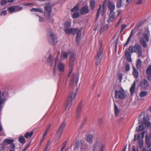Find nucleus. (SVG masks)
I'll return each mask as SVG.
<instances>
[{
    "label": "nucleus",
    "instance_id": "nucleus-59",
    "mask_svg": "<svg viewBox=\"0 0 151 151\" xmlns=\"http://www.w3.org/2000/svg\"><path fill=\"white\" fill-rule=\"evenodd\" d=\"M7 14L6 11V10H4L2 11L1 13V16L4 15L5 16Z\"/></svg>",
    "mask_w": 151,
    "mask_h": 151
},
{
    "label": "nucleus",
    "instance_id": "nucleus-61",
    "mask_svg": "<svg viewBox=\"0 0 151 151\" xmlns=\"http://www.w3.org/2000/svg\"><path fill=\"white\" fill-rule=\"evenodd\" d=\"M142 0H138L137 2L135 3V4H140L142 3Z\"/></svg>",
    "mask_w": 151,
    "mask_h": 151
},
{
    "label": "nucleus",
    "instance_id": "nucleus-48",
    "mask_svg": "<svg viewBox=\"0 0 151 151\" xmlns=\"http://www.w3.org/2000/svg\"><path fill=\"white\" fill-rule=\"evenodd\" d=\"M101 7H102V5L101 4H100L99 5V8L98 9L97 13V14H96V17L97 18H98V17H99V16L100 12L101 11Z\"/></svg>",
    "mask_w": 151,
    "mask_h": 151
},
{
    "label": "nucleus",
    "instance_id": "nucleus-56",
    "mask_svg": "<svg viewBox=\"0 0 151 151\" xmlns=\"http://www.w3.org/2000/svg\"><path fill=\"white\" fill-rule=\"evenodd\" d=\"M130 52H129H129L126 51L125 55H126V58L129 57H130L131 56V55L130 54Z\"/></svg>",
    "mask_w": 151,
    "mask_h": 151
},
{
    "label": "nucleus",
    "instance_id": "nucleus-63",
    "mask_svg": "<svg viewBox=\"0 0 151 151\" xmlns=\"http://www.w3.org/2000/svg\"><path fill=\"white\" fill-rule=\"evenodd\" d=\"M47 133L48 132H47V131H45V132H44V134L43 135V139H44L45 138V136L47 135Z\"/></svg>",
    "mask_w": 151,
    "mask_h": 151
},
{
    "label": "nucleus",
    "instance_id": "nucleus-29",
    "mask_svg": "<svg viewBox=\"0 0 151 151\" xmlns=\"http://www.w3.org/2000/svg\"><path fill=\"white\" fill-rule=\"evenodd\" d=\"M33 133V131H32L30 132H27L24 134V137L26 138H31Z\"/></svg>",
    "mask_w": 151,
    "mask_h": 151
},
{
    "label": "nucleus",
    "instance_id": "nucleus-21",
    "mask_svg": "<svg viewBox=\"0 0 151 151\" xmlns=\"http://www.w3.org/2000/svg\"><path fill=\"white\" fill-rule=\"evenodd\" d=\"M136 81H135L130 89V91L131 95L132 96L134 95L136 88Z\"/></svg>",
    "mask_w": 151,
    "mask_h": 151
},
{
    "label": "nucleus",
    "instance_id": "nucleus-57",
    "mask_svg": "<svg viewBox=\"0 0 151 151\" xmlns=\"http://www.w3.org/2000/svg\"><path fill=\"white\" fill-rule=\"evenodd\" d=\"M37 16L39 17V22H42L44 21V19L42 17L40 16H38L37 14H36Z\"/></svg>",
    "mask_w": 151,
    "mask_h": 151
},
{
    "label": "nucleus",
    "instance_id": "nucleus-64",
    "mask_svg": "<svg viewBox=\"0 0 151 151\" xmlns=\"http://www.w3.org/2000/svg\"><path fill=\"white\" fill-rule=\"evenodd\" d=\"M51 124H50L49 125V126L47 127V129H46V131H47V132H48L50 128V127H51Z\"/></svg>",
    "mask_w": 151,
    "mask_h": 151
},
{
    "label": "nucleus",
    "instance_id": "nucleus-10",
    "mask_svg": "<svg viewBox=\"0 0 151 151\" xmlns=\"http://www.w3.org/2000/svg\"><path fill=\"white\" fill-rule=\"evenodd\" d=\"M102 49L101 46V45H100V47L99 48L97 55L95 57V60L96 61L95 63L96 65L99 63L101 60L102 58Z\"/></svg>",
    "mask_w": 151,
    "mask_h": 151
},
{
    "label": "nucleus",
    "instance_id": "nucleus-17",
    "mask_svg": "<svg viewBox=\"0 0 151 151\" xmlns=\"http://www.w3.org/2000/svg\"><path fill=\"white\" fill-rule=\"evenodd\" d=\"M51 8L50 6H46L45 7V16H50L51 12Z\"/></svg>",
    "mask_w": 151,
    "mask_h": 151
},
{
    "label": "nucleus",
    "instance_id": "nucleus-19",
    "mask_svg": "<svg viewBox=\"0 0 151 151\" xmlns=\"http://www.w3.org/2000/svg\"><path fill=\"white\" fill-rule=\"evenodd\" d=\"M108 7L110 10V12H112L114 11V10L115 8V6L114 4L109 1H108Z\"/></svg>",
    "mask_w": 151,
    "mask_h": 151
},
{
    "label": "nucleus",
    "instance_id": "nucleus-60",
    "mask_svg": "<svg viewBox=\"0 0 151 151\" xmlns=\"http://www.w3.org/2000/svg\"><path fill=\"white\" fill-rule=\"evenodd\" d=\"M53 73L54 76H55L56 75V69L55 66H54L53 70Z\"/></svg>",
    "mask_w": 151,
    "mask_h": 151
},
{
    "label": "nucleus",
    "instance_id": "nucleus-18",
    "mask_svg": "<svg viewBox=\"0 0 151 151\" xmlns=\"http://www.w3.org/2000/svg\"><path fill=\"white\" fill-rule=\"evenodd\" d=\"M75 28H66L64 29L65 32L67 35L72 34L73 35L75 32Z\"/></svg>",
    "mask_w": 151,
    "mask_h": 151
},
{
    "label": "nucleus",
    "instance_id": "nucleus-14",
    "mask_svg": "<svg viewBox=\"0 0 151 151\" xmlns=\"http://www.w3.org/2000/svg\"><path fill=\"white\" fill-rule=\"evenodd\" d=\"M116 18V13L114 11L110 12L109 15V19L108 20V22H110L114 20Z\"/></svg>",
    "mask_w": 151,
    "mask_h": 151
},
{
    "label": "nucleus",
    "instance_id": "nucleus-41",
    "mask_svg": "<svg viewBox=\"0 0 151 151\" xmlns=\"http://www.w3.org/2000/svg\"><path fill=\"white\" fill-rule=\"evenodd\" d=\"M19 141L20 143H24L25 142V139L23 136H21L19 138Z\"/></svg>",
    "mask_w": 151,
    "mask_h": 151
},
{
    "label": "nucleus",
    "instance_id": "nucleus-7",
    "mask_svg": "<svg viewBox=\"0 0 151 151\" xmlns=\"http://www.w3.org/2000/svg\"><path fill=\"white\" fill-rule=\"evenodd\" d=\"M105 147V145L104 144L96 141L94 144L93 151H103Z\"/></svg>",
    "mask_w": 151,
    "mask_h": 151
},
{
    "label": "nucleus",
    "instance_id": "nucleus-32",
    "mask_svg": "<svg viewBox=\"0 0 151 151\" xmlns=\"http://www.w3.org/2000/svg\"><path fill=\"white\" fill-rule=\"evenodd\" d=\"M133 75L136 78H137L139 76V73L136 69L134 67L133 68Z\"/></svg>",
    "mask_w": 151,
    "mask_h": 151
},
{
    "label": "nucleus",
    "instance_id": "nucleus-53",
    "mask_svg": "<svg viewBox=\"0 0 151 151\" xmlns=\"http://www.w3.org/2000/svg\"><path fill=\"white\" fill-rule=\"evenodd\" d=\"M123 77V75L122 74H119L118 75L117 78L119 80L120 82L121 83L122 82Z\"/></svg>",
    "mask_w": 151,
    "mask_h": 151
},
{
    "label": "nucleus",
    "instance_id": "nucleus-54",
    "mask_svg": "<svg viewBox=\"0 0 151 151\" xmlns=\"http://www.w3.org/2000/svg\"><path fill=\"white\" fill-rule=\"evenodd\" d=\"M130 69L129 65V63H127L126 65L125 70L126 71H128Z\"/></svg>",
    "mask_w": 151,
    "mask_h": 151
},
{
    "label": "nucleus",
    "instance_id": "nucleus-49",
    "mask_svg": "<svg viewBox=\"0 0 151 151\" xmlns=\"http://www.w3.org/2000/svg\"><path fill=\"white\" fill-rule=\"evenodd\" d=\"M80 16L79 13L78 12H75L73 14L72 17L74 18H76Z\"/></svg>",
    "mask_w": 151,
    "mask_h": 151
},
{
    "label": "nucleus",
    "instance_id": "nucleus-22",
    "mask_svg": "<svg viewBox=\"0 0 151 151\" xmlns=\"http://www.w3.org/2000/svg\"><path fill=\"white\" fill-rule=\"evenodd\" d=\"M65 68V65L62 63H59L58 65V69L61 72H63L64 71Z\"/></svg>",
    "mask_w": 151,
    "mask_h": 151
},
{
    "label": "nucleus",
    "instance_id": "nucleus-26",
    "mask_svg": "<svg viewBox=\"0 0 151 151\" xmlns=\"http://www.w3.org/2000/svg\"><path fill=\"white\" fill-rule=\"evenodd\" d=\"M142 124L139 125L138 129L137 128L136 129L137 131H142L145 129L146 127L145 125L143 124Z\"/></svg>",
    "mask_w": 151,
    "mask_h": 151
},
{
    "label": "nucleus",
    "instance_id": "nucleus-31",
    "mask_svg": "<svg viewBox=\"0 0 151 151\" xmlns=\"http://www.w3.org/2000/svg\"><path fill=\"white\" fill-rule=\"evenodd\" d=\"M14 140L11 139H5L4 141V143L7 144H12L13 143V142H14Z\"/></svg>",
    "mask_w": 151,
    "mask_h": 151
},
{
    "label": "nucleus",
    "instance_id": "nucleus-9",
    "mask_svg": "<svg viewBox=\"0 0 151 151\" xmlns=\"http://www.w3.org/2000/svg\"><path fill=\"white\" fill-rule=\"evenodd\" d=\"M80 147L81 151H88V146L86 144H83L81 142L79 141L76 142L75 145L74 149L75 150L78 149L79 147Z\"/></svg>",
    "mask_w": 151,
    "mask_h": 151
},
{
    "label": "nucleus",
    "instance_id": "nucleus-35",
    "mask_svg": "<svg viewBox=\"0 0 151 151\" xmlns=\"http://www.w3.org/2000/svg\"><path fill=\"white\" fill-rule=\"evenodd\" d=\"M114 111L115 116H117L119 114V109L117 105L115 103H114Z\"/></svg>",
    "mask_w": 151,
    "mask_h": 151
},
{
    "label": "nucleus",
    "instance_id": "nucleus-28",
    "mask_svg": "<svg viewBox=\"0 0 151 151\" xmlns=\"http://www.w3.org/2000/svg\"><path fill=\"white\" fill-rule=\"evenodd\" d=\"M82 105L80 104L77 107V117L78 118L79 117L81 110V109Z\"/></svg>",
    "mask_w": 151,
    "mask_h": 151
},
{
    "label": "nucleus",
    "instance_id": "nucleus-38",
    "mask_svg": "<svg viewBox=\"0 0 151 151\" xmlns=\"http://www.w3.org/2000/svg\"><path fill=\"white\" fill-rule=\"evenodd\" d=\"M60 52L58 51V54L55 58V66H56L57 65V63L58 61L59 57L60 55Z\"/></svg>",
    "mask_w": 151,
    "mask_h": 151
},
{
    "label": "nucleus",
    "instance_id": "nucleus-8",
    "mask_svg": "<svg viewBox=\"0 0 151 151\" xmlns=\"http://www.w3.org/2000/svg\"><path fill=\"white\" fill-rule=\"evenodd\" d=\"M125 92L122 88L119 90H115V97L116 98L124 99L125 98Z\"/></svg>",
    "mask_w": 151,
    "mask_h": 151
},
{
    "label": "nucleus",
    "instance_id": "nucleus-30",
    "mask_svg": "<svg viewBox=\"0 0 151 151\" xmlns=\"http://www.w3.org/2000/svg\"><path fill=\"white\" fill-rule=\"evenodd\" d=\"M139 124H143L146 125V124H148L149 125H150V123H147V118L145 117H144L143 118L142 121H141V120L139 121Z\"/></svg>",
    "mask_w": 151,
    "mask_h": 151
},
{
    "label": "nucleus",
    "instance_id": "nucleus-40",
    "mask_svg": "<svg viewBox=\"0 0 151 151\" xmlns=\"http://www.w3.org/2000/svg\"><path fill=\"white\" fill-rule=\"evenodd\" d=\"M123 4V1L122 0H119L117 3L116 7L117 8H120L121 7Z\"/></svg>",
    "mask_w": 151,
    "mask_h": 151
},
{
    "label": "nucleus",
    "instance_id": "nucleus-4",
    "mask_svg": "<svg viewBox=\"0 0 151 151\" xmlns=\"http://www.w3.org/2000/svg\"><path fill=\"white\" fill-rule=\"evenodd\" d=\"M76 54L73 52L70 53L69 60V67L70 68L69 74L68 75V77H70V74L73 71V64L76 59Z\"/></svg>",
    "mask_w": 151,
    "mask_h": 151
},
{
    "label": "nucleus",
    "instance_id": "nucleus-46",
    "mask_svg": "<svg viewBox=\"0 0 151 151\" xmlns=\"http://www.w3.org/2000/svg\"><path fill=\"white\" fill-rule=\"evenodd\" d=\"M15 12H18L22 10L23 9L22 7H20L18 6H15Z\"/></svg>",
    "mask_w": 151,
    "mask_h": 151
},
{
    "label": "nucleus",
    "instance_id": "nucleus-42",
    "mask_svg": "<svg viewBox=\"0 0 151 151\" xmlns=\"http://www.w3.org/2000/svg\"><path fill=\"white\" fill-rule=\"evenodd\" d=\"M9 11L11 13L16 12L15 10V6H11L8 8Z\"/></svg>",
    "mask_w": 151,
    "mask_h": 151
},
{
    "label": "nucleus",
    "instance_id": "nucleus-55",
    "mask_svg": "<svg viewBox=\"0 0 151 151\" xmlns=\"http://www.w3.org/2000/svg\"><path fill=\"white\" fill-rule=\"evenodd\" d=\"M50 141H48L47 143L46 146L44 150L47 151L48 147L50 145Z\"/></svg>",
    "mask_w": 151,
    "mask_h": 151
},
{
    "label": "nucleus",
    "instance_id": "nucleus-6",
    "mask_svg": "<svg viewBox=\"0 0 151 151\" xmlns=\"http://www.w3.org/2000/svg\"><path fill=\"white\" fill-rule=\"evenodd\" d=\"M7 99V93L0 90V112L3 107V105L5 103Z\"/></svg>",
    "mask_w": 151,
    "mask_h": 151
},
{
    "label": "nucleus",
    "instance_id": "nucleus-27",
    "mask_svg": "<svg viewBox=\"0 0 151 151\" xmlns=\"http://www.w3.org/2000/svg\"><path fill=\"white\" fill-rule=\"evenodd\" d=\"M133 32H134V31L133 29H132L130 35L127 40V41L126 43L124 45V47H125V46H126L127 45H128L129 44V42L130 41V39L132 37V36L133 34Z\"/></svg>",
    "mask_w": 151,
    "mask_h": 151
},
{
    "label": "nucleus",
    "instance_id": "nucleus-33",
    "mask_svg": "<svg viewBox=\"0 0 151 151\" xmlns=\"http://www.w3.org/2000/svg\"><path fill=\"white\" fill-rule=\"evenodd\" d=\"M62 133L60 132H58V131L57 132L56 136L55 138L54 139L55 141H58L60 139V137L62 135Z\"/></svg>",
    "mask_w": 151,
    "mask_h": 151
},
{
    "label": "nucleus",
    "instance_id": "nucleus-25",
    "mask_svg": "<svg viewBox=\"0 0 151 151\" xmlns=\"http://www.w3.org/2000/svg\"><path fill=\"white\" fill-rule=\"evenodd\" d=\"M145 141L146 144L148 147L151 146L150 141L149 139V137L148 135H146L145 136Z\"/></svg>",
    "mask_w": 151,
    "mask_h": 151
},
{
    "label": "nucleus",
    "instance_id": "nucleus-15",
    "mask_svg": "<svg viewBox=\"0 0 151 151\" xmlns=\"http://www.w3.org/2000/svg\"><path fill=\"white\" fill-rule=\"evenodd\" d=\"M66 125V123L65 121H64L63 122L60 124L59 128L57 131L61 133H63L64 129H65Z\"/></svg>",
    "mask_w": 151,
    "mask_h": 151
},
{
    "label": "nucleus",
    "instance_id": "nucleus-52",
    "mask_svg": "<svg viewBox=\"0 0 151 151\" xmlns=\"http://www.w3.org/2000/svg\"><path fill=\"white\" fill-rule=\"evenodd\" d=\"M138 144L139 145V146L140 148H141L143 145V142L142 140H139Z\"/></svg>",
    "mask_w": 151,
    "mask_h": 151
},
{
    "label": "nucleus",
    "instance_id": "nucleus-2",
    "mask_svg": "<svg viewBox=\"0 0 151 151\" xmlns=\"http://www.w3.org/2000/svg\"><path fill=\"white\" fill-rule=\"evenodd\" d=\"M150 35L149 30L147 29L145 32L143 33L142 35L143 37H140L139 42L143 47L146 48L147 47L146 42L149 41Z\"/></svg>",
    "mask_w": 151,
    "mask_h": 151
},
{
    "label": "nucleus",
    "instance_id": "nucleus-3",
    "mask_svg": "<svg viewBox=\"0 0 151 151\" xmlns=\"http://www.w3.org/2000/svg\"><path fill=\"white\" fill-rule=\"evenodd\" d=\"M128 51L132 53L134 52L137 53L138 54V57H140L142 54V48L140 45L135 44L134 47L130 46L128 48Z\"/></svg>",
    "mask_w": 151,
    "mask_h": 151
},
{
    "label": "nucleus",
    "instance_id": "nucleus-39",
    "mask_svg": "<svg viewBox=\"0 0 151 151\" xmlns=\"http://www.w3.org/2000/svg\"><path fill=\"white\" fill-rule=\"evenodd\" d=\"M142 83L143 86L145 87H148L149 86L148 82L146 80L144 79L143 81H142Z\"/></svg>",
    "mask_w": 151,
    "mask_h": 151
},
{
    "label": "nucleus",
    "instance_id": "nucleus-45",
    "mask_svg": "<svg viewBox=\"0 0 151 151\" xmlns=\"http://www.w3.org/2000/svg\"><path fill=\"white\" fill-rule=\"evenodd\" d=\"M140 134H138V135L135 134L134 136V141H136L137 140H140Z\"/></svg>",
    "mask_w": 151,
    "mask_h": 151
},
{
    "label": "nucleus",
    "instance_id": "nucleus-58",
    "mask_svg": "<svg viewBox=\"0 0 151 151\" xmlns=\"http://www.w3.org/2000/svg\"><path fill=\"white\" fill-rule=\"evenodd\" d=\"M7 2L6 0H1V5H3Z\"/></svg>",
    "mask_w": 151,
    "mask_h": 151
},
{
    "label": "nucleus",
    "instance_id": "nucleus-13",
    "mask_svg": "<svg viewBox=\"0 0 151 151\" xmlns=\"http://www.w3.org/2000/svg\"><path fill=\"white\" fill-rule=\"evenodd\" d=\"M89 7L87 5L83 7L80 10V13L81 15H85L88 14L89 12Z\"/></svg>",
    "mask_w": 151,
    "mask_h": 151
},
{
    "label": "nucleus",
    "instance_id": "nucleus-24",
    "mask_svg": "<svg viewBox=\"0 0 151 151\" xmlns=\"http://www.w3.org/2000/svg\"><path fill=\"white\" fill-rule=\"evenodd\" d=\"M93 135L91 134H89L87 136L86 138V141L90 143L91 144L93 142Z\"/></svg>",
    "mask_w": 151,
    "mask_h": 151
},
{
    "label": "nucleus",
    "instance_id": "nucleus-11",
    "mask_svg": "<svg viewBox=\"0 0 151 151\" xmlns=\"http://www.w3.org/2000/svg\"><path fill=\"white\" fill-rule=\"evenodd\" d=\"M79 77L76 74H72L71 80L70 82L69 86L73 87L74 85L77 86L78 82Z\"/></svg>",
    "mask_w": 151,
    "mask_h": 151
},
{
    "label": "nucleus",
    "instance_id": "nucleus-51",
    "mask_svg": "<svg viewBox=\"0 0 151 151\" xmlns=\"http://www.w3.org/2000/svg\"><path fill=\"white\" fill-rule=\"evenodd\" d=\"M11 148L10 151H15V145L14 143H12L10 145Z\"/></svg>",
    "mask_w": 151,
    "mask_h": 151
},
{
    "label": "nucleus",
    "instance_id": "nucleus-62",
    "mask_svg": "<svg viewBox=\"0 0 151 151\" xmlns=\"http://www.w3.org/2000/svg\"><path fill=\"white\" fill-rule=\"evenodd\" d=\"M145 131H144L142 132L140 134V135H141L142 136V138H143L144 137V135L145 134Z\"/></svg>",
    "mask_w": 151,
    "mask_h": 151
},
{
    "label": "nucleus",
    "instance_id": "nucleus-12",
    "mask_svg": "<svg viewBox=\"0 0 151 151\" xmlns=\"http://www.w3.org/2000/svg\"><path fill=\"white\" fill-rule=\"evenodd\" d=\"M75 32L73 35L77 34L76 37V42L77 44H78L81 40V32L82 29H79L78 28H75Z\"/></svg>",
    "mask_w": 151,
    "mask_h": 151
},
{
    "label": "nucleus",
    "instance_id": "nucleus-43",
    "mask_svg": "<svg viewBox=\"0 0 151 151\" xmlns=\"http://www.w3.org/2000/svg\"><path fill=\"white\" fill-rule=\"evenodd\" d=\"M78 10L79 8L78 6L76 5L71 9V11L72 12H74L78 11Z\"/></svg>",
    "mask_w": 151,
    "mask_h": 151
},
{
    "label": "nucleus",
    "instance_id": "nucleus-44",
    "mask_svg": "<svg viewBox=\"0 0 151 151\" xmlns=\"http://www.w3.org/2000/svg\"><path fill=\"white\" fill-rule=\"evenodd\" d=\"M71 24V22L70 21L66 22L65 24V26L66 28H68L70 27Z\"/></svg>",
    "mask_w": 151,
    "mask_h": 151
},
{
    "label": "nucleus",
    "instance_id": "nucleus-23",
    "mask_svg": "<svg viewBox=\"0 0 151 151\" xmlns=\"http://www.w3.org/2000/svg\"><path fill=\"white\" fill-rule=\"evenodd\" d=\"M53 57L51 54H49L48 58L47 59V62L50 64V66L53 65Z\"/></svg>",
    "mask_w": 151,
    "mask_h": 151
},
{
    "label": "nucleus",
    "instance_id": "nucleus-34",
    "mask_svg": "<svg viewBox=\"0 0 151 151\" xmlns=\"http://www.w3.org/2000/svg\"><path fill=\"white\" fill-rule=\"evenodd\" d=\"M30 11L31 12H39L40 13H42L43 12V11L41 9L39 8H32L31 9Z\"/></svg>",
    "mask_w": 151,
    "mask_h": 151
},
{
    "label": "nucleus",
    "instance_id": "nucleus-1",
    "mask_svg": "<svg viewBox=\"0 0 151 151\" xmlns=\"http://www.w3.org/2000/svg\"><path fill=\"white\" fill-rule=\"evenodd\" d=\"M47 38L49 43L52 45L57 44L58 41L55 33L51 29H49L47 31Z\"/></svg>",
    "mask_w": 151,
    "mask_h": 151
},
{
    "label": "nucleus",
    "instance_id": "nucleus-16",
    "mask_svg": "<svg viewBox=\"0 0 151 151\" xmlns=\"http://www.w3.org/2000/svg\"><path fill=\"white\" fill-rule=\"evenodd\" d=\"M69 53V52H67L64 51H62L61 54L60 58L62 60L67 59Z\"/></svg>",
    "mask_w": 151,
    "mask_h": 151
},
{
    "label": "nucleus",
    "instance_id": "nucleus-50",
    "mask_svg": "<svg viewBox=\"0 0 151 151\" xmlns=\"http://www.w3.org/2000/svg\"><path fill=\"white\" fill-rule=\"evenodd\" d=\"M67 145V142L66 141H65L63 142L62 144L61 151H63V149H64L65 147H66Z\"/></svg>",
    "mask_w": 151,
    "mask_h": 151
},
{
    "label": "nucleus",
    "instance_id": "nucleus-37",
    "mask_svg": "<svg viewBox=\"0 0 151 151\" xmlns=\"http://www.w3.org/2000/svg\"><path fill=\"white\" fill-rule=\"evenodd\" d=\"M147 94V92L146 91H142L139 93V96L140 97L142 98L145 97Z\"/></svg>",
    "mask_w": 151,
    "mask_h": 151
},
{
    "label": "nucleus",
    "instance_id": "nucleus-36",
    "mask_svg": "<svg viewBox=\"0 0 151 151\" xmlns=\"http://www.w3.org/2000/svg\"><path fill=\"white\" fill-rule=\"evenodd\" d=\"M90 6L92 10H93L95 7V1L94 0H93L90 2Z\"/></svg>",
    "mask_w": 151,
    "mask_h": 151
},
{
    "label": "nucleus",
    "instance_id": "nucleus-20",
    "mask_svg": "<svg viewBox=\"0 0 151 151\" xmlns=\"http://www.w3.org/2000/svg\"><path fill=\"white\" fill-rule=\"evenodd\" d=\"M148 80L151 82V65H149L146 72Z\"/></svg>",
    "mask_w": 151,
    "mask_h": 151
},
{
    "label": "nucleus",
    "instance_id": "nucleus-5",
    "mask_svg": "<svg viewBox=\"0 0 151 151\" xmlns=\"http://www.w3.org/2000/svg\"><path fill=\"white\" fill-rule=\"evenodd\" d=\"M76 95V93H71L66 99L65 106L66 108H68V110L69 109L71 106L72 101L75 98Z\"/></svg>",
    "mask_w": 151,
    "mask_h": 151
},
{
    "label": "nucleus",
    "instance_id": "nucleus-47",
    "mask_svg": "<svg viewBox=\"0 0 151 151\" xmlns=\"http://www.w3.org/2000/svg\"><path fill=\"white\" fill-rule=\"evenodd\" d=\"M141 61L140 59H138L137 62L136 67L137 68L140 67L141 65Z\"/></svg>",
    "mask_w": 151,
    "mask_h": 151
}]
</instances>
